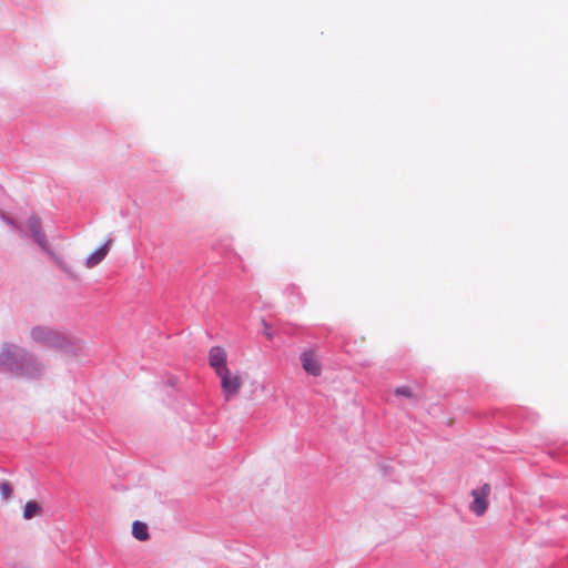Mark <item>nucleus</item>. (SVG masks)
I'll use <instances>...</instances> for the list:
<instances>
[{"mask_svg": "<svg viewBox=\"0 0 568 568\" xmlns=\"http://www.w3.org/2000/svg\"><path fill=\"white\" fill-rule=\"evenodd\" d=\"M0 371L14 377L37 378L42 365L24 348L3 343L0 348Z\"/></svg>", "mask_w": 568, "mask_h": 568, "instance_id": "nucleus-1", "label": "nucleus"}, {"mask_svg": "<svg viewBox=\"0 0 568 568\" xmlns=\"http://www.w3.org/2000/svg\"><path fill=\"white\" fill-rule=\"evenodd\" d=\"M31 337L36 343L58 349L67 348L71 342L64 334L45 327L32 328Z\"/></svg>", "mask_w": 568, "mask_h": 568, "instance_id": "nucleus-2", "label": "nucleus"}, {"mask_svg": "<svg viewBox=\"0 0 568 568\" xmlns=\"http://www.w3.org/2000/svg\"><path fill=\"white\" fill-rule=\"evenodd\" d=\"M216 376L221 381V389L225 400H230L232 397L236 396L244 385L242 372L232 371L230 367L219 372Z\"/></svg>", "mask_w": 568, "mask_h": 568, "instance_id": "nucleus-3", "label": "nucleus"}, {"mask_svg": "<svg viewBox=\"0 0 568 568\" xmlns=\"http://www.w3.org/2000/svg\"><path fill=\"white\" fill-rule=\"evenodd\" d=\"M491 487L489 484H484L479 489H474L471 491L473 501L469 505V509L476 515V516H483L487 508H488V501L487 498L490 495Z\"/></svg>", "mask_w": 568, "mask_h": 568, "instance_id": "nucleus-4", "label": "nucleus"}, {"mask_svg": "<svg viewBox=\"0 0 568 568\" xmlns=\"http://www.w3.org/2000/svg\"><path fill=\"white\" fill-rule=\"evenodd\" d=\"M209 365L215 374L224 371L229 367L227 365V352L222 346H213L209 351Z\"/></svg>", "mask_w": 568, "mask_h": 568, "instance_id": "nucleus-5", "label": "nucleus"}, {"mask_svg": "<svg viewBox=\"0 0 568 568\" xmlns=\"http://www.w3.org/2000/svg\"><path fill=\"white\" fill-rule=\"evenodd\" d=\"M301 364L303 369L312 375L320 376L322 373V365L313 351H305L301 354Z\"/></svg>", "mask_w": 568, "mask_h": 568, "instance_id": "nucleus-6", "label": "nucleus"}, {"mask_svg": "<svg viewBox=\"0 0 568 568\" xmlns=\"http://www.w3.org/2000/svg\"><path fill=\"white\" fill-rule=\"evenodd\" d=\"M111 244V240H108L106 243L90 254L87 258L85 265L88 268H92L98 265L108 254L109 245Z\"/></svg>", "mask_w": 568, "mask_h": 568, "instance_id": "nucleus-7", "label": "nucleus"}, {"mask_svg": "<svg viewBox=\"0 0 568 568\" xmlns=\"http://www.w3.org/2000/svg\"><path fill=\"white\" fill-rule=\"evenodd\" d=\"M33 237L39 245H41L44 250L48 251V253L52 256V258L55 261V263L58 264L59 267H61L63 271L71 274V272L65 266L63 261L48 248L44 236L41 232H34Z\"/></svg>", "mask_w": 568, "mask_h": 568, "instance_id": "nucleus-8", "label": "nucleus"}, {"mask_svg": "<svg viewBox=\"0 0 568 568\" xmlns=\"http://www.w3.org/2000/svg\"><path fill=\"white\" fill-rule=\"evenodd\" d=\"M132 535L140 541H145L149 539V530L146 524L142 521H134L132 525Z\"/></svg>", "mask_w": 568, "mask_h": 568, "instance_id": "nucleus-9", "label": "nucleus"}, {"mask_svg": "<svg viewBox=\"0 0 568 568\" xmlns=\"http://www.w3.org/2000/svg\"><path fill=\"white\" fill-rule=\"evenodd\" d=\"M41 514V507L36 500H29L23 509V518L29 520Z\"/></svg>", "mask_w": 568, "mask_h": 568, "instance_id": "nucleus-10", "label": "nucleus"}, {"mask_svg": "<svg viewBox=\"0 0 568 568\" xmlns=\"http://www.w3.org/2000/svg\"><path fill=\"white\" fill-rule=\"evenodd\" d=\"M13 493V488L9 481H1L0 483V494L2 499L8 500L11 498Z\"/></svg>", "mask_w": 568, "mask_h": 568, "instance_id": "nucleus-11", "label": "nucleus"}, {"mask_svg": "<svg viewBox=\"0 0 568 568\" xmlns=\"http://www.w3.org/2000/svg\"><path fill=\"white\" fill-rule=\"evenodd\" d=\"M395 394L396 395H400V396H405V397H410L412 396V392L408 387L406 386H402V387H398L395 389Z\"/></svg>", "mask_w": 568, "mask_h": 568, "instance_id": "nucleus-12", "label": "nucleus"}, {"mask_svg": "<svg viewBox=\"0 0 568 568\" xmlns=\"http://www.w3.org/2000/svg\"><path fill=\"white\" fill-rule=\"evenodd\" d=\"M30 230L32 231L33 234H34V232H40L39 222L37 220L30 221Z\"/></svg>", "mask_w": 568, "mask_h": 568, "instance_id": "nucleus-13", "label": "nucleus"}, {"mask_svg": "<svg viewBox=\"0 0 568 568\" xmlns=\"http://www.w3.org/2000/svg\"><path fill=\"white\" fill-rule=\"evenodd\" d=\"M264 327H265L264 335L266 336L267 339H272L273 333H272L271 327L266 323H264Z\"/></svg>", "mask_w": 568, "mask_h": 568, "instance_id": "nucleus-14", "label": "nucleus"}]
</instances>
